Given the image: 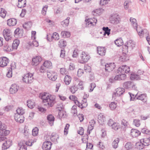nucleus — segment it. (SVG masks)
Here are the masks:
<instances>
[{
  "label": "nucleus",
  "instance_id": "nucleus-6",
  "mask_svg": "<svg viewBox=\"0 0 150 150\" xmlns=\"http://www.w3.org/2000/svg\"><path fill=\"white\" fill-rule=\"evenodd\" d=\"M123 86L125 88L130 90H135L136 89L135 84L131 81H128L124 83L123 84Z\"/></svg>",
  "mask_w": 150,
  "mask_h": 150
},
{
  "label": "nucleus",
  "instance_id": "nucleus-4",
  "mask_svg": "<svg viewBox=\"0 0 150 150\" xmlns=\"http://www.w3.org/2000/svg\"><path fill=\"white\" fill-rule=\"evenodd\" d=\"M3 35L4 39L7 41L11 40L12 37L11 30L8 29L4 30L3 31Z\"/></svg>",
  "mask_w": 150,
  "mask_h": 150
},
{
  "label": "nucleus",
  "instance_id": "nucleus-43",
  "mask_svg": "<svg viewBox=\"0 0 150 150\" xmlns=\"http://www.w3.org/2000/svg\"><path fill=\"white\" fill-rule=\"evenodd\" d=\"M58 45L60 47H64L67 45L66 42L65 40H61L59 41Z\"/></svg>",
  "mask_w": 150,
  "mask_h": 150
},
{
  "label": "nucleus",
  "instance_id": "nucleus-39",
  "mask_svg": "<svg viewBox=\"0 0 150 150\" xmlns=\"http://www.w3.org/2000/svg\"><path fill=\"white\" fill-rule=\"evenodd\" d=\"M130 77L131 80H137L140 79V76H139V75L136 74H132Z\"/></svg>",
  "mask_w": 150,
  "mask_h": 150
},
{
  "label": "nucleus",
  "instance_id": "nucleus-17",
  "mask_svg": "<svg viewBox=\"0 0 150 150\" xmlns=\"http://www.w3.org/2000/svg\"><path fill=\"white\" fill-rule=\"evenodd\" d=\"M97 50L98 53L99 55L101 56L105 55L106 51V49L105 47H98Z\"/></svg>",
  "mask_w": 150,
  "mask_h": 150
},
{
  "label": "nucleus",
  "instance_id": "nucleus-64",
  "mask_svg": "<svg viewBox=\"0 0 150 150\" xmlns=\"http://www.w3.org/2000/svg\"><path fill=\"white\" fill-rule=\"evenodd\" d=\"M83 69H79L78 71L77 75L78 76H80L83 74Z\"/></svg>",
  "mask_w": 150,
  "mask_h": 150
},
{
  "label": "nucleus",
  "instance_id": "nucleus-8",
  "mask_svg": "<svg viewBox=\"0 0 150 150\" xmlns=\"http://www.w3.org/2000/svg\"><path fill=\"white\" fill-rule=\"evenodd\" d=\"M115 65L114 63H110L109 64H107L105 65V68L103 69V71L110 72L112 71L115 68Z\"/></svg>",
  "mask_w": 150,
  "mask_h": 150
},
{
  "label": "nucleus",
  "instance_id": "nucleus-63",
  "mask_svg": "<svg viewBox=\"0 0 150 150\" xmlns=\"http://www.w3.org/2000/svg\"><path fill=\"white\" fill-rule=\"evenodd\" d=\"M39 71L40 73H44L46 71V68L43 65H42L40 67Z\"/></svg>",
  "mask_w": 150,
  "mask_h": 150
},
{
  "label": "nucleus",
  "instance_id": "nucleus-24",
  "mask_svg": "<svg viewBox=\"0 0 150 150\" xmlns=\"http://www.w3.org/2000/svg\"><path fill=\"white\" fill-rule=\"evenodd\" d=\"M140 142H142L145 146H148L150 144V137L149 138L142 139L140 140Z\"/></svg>",
  "mask_w": 150,
  "mask_h": 150
},
{
  "label": "nucleus",
  "instance_id": "nucleus-28",
  "mask_svg": "<svg viewBox=\"0 0 150 150\" xmlns=\"http://www.w3.org/2000/svg\"><path fill=\"white\" fill-rule=\"evenodd\" d=\"M120 139L118 138L115 139L112 143V147L114 149H116L118 147V143L119 142Z\"/></svg>",
  "mask_w": 150,
  "mask_h": 150
},
{
  "label": "nucleus",
  "instance_id": "nucleus-20",
  "mask_svg": "<svg viewBox=\"0 0 150 150\" xmlns=\"http://www.w3.org/2000/svg\"><path fill=\"white\" fill-rule=\"evenodd\" d=\"M11 141L8 140L3 143L2 146L3 149H5L9 148L12 145Z\"/></svg>",
  "mask_w": 150,
  "mask_h": 150
},
{
  "label": "nucleus",
  "instance_id": "nucleus-35",
  "mask_svg": "<svg viewBox=\"0 0 150 150\" xmlns=\"http://www.w3.org/2000/svg\"><path fill=\"white\" fill-rule=\"evenodd\" d=\"M146 97V94H141V95L137 97L136 99H137L140 100L142 101L143 102H145L146 101L145 100V99Z\"/></svg>",
  "mask_w": 150,
  "mask_h": 150
},
{
  "label": "nucleus",
  "instance_id": "nucleus-26",
  "mask_svg": "<svg viewBox=\"0 0 150 150\" xmlns=\"http://www.w3.org/2000/svg\"><path fill=\"white\" fill-rule=\"evenodd\" d=\"M10 133V131L2 127L0 129V135L6 136Z\"/></svg>",
  "mask_w": 150,
  "mask_h": 150
},
{
  "label": "nucleus",
  "instance_id": "nucleus-7",
  "mask_svg": "<svg viewBox=\"0 0 150 150\" xmlns=\"http://www.w3.org/2000/svg\"><path fill=\"white\" fill-rule=\"evenodd\" d=\"M120 18L118 15L117 14L112 15L110 18V21L113 24H117L120 22Z\"/></svg>",
  "mask_w": 150,
  "mask_h": 150
},
{
  "label": "nucleus",
  "instance_id": "nucleus-10",
  "mask_svg": "<svg viewBox=\"0 0 150 150\" xmlns=\"http://www.w3.org/2000/svg\"><path fill=\"white\" fill-rule=\"evenodd\" d=\"M116 92L112 94V97L115 99V97L117 96H119L123 94L125 92V89L122 88H118L116 90Z\"/></svg>",
  "mask_w": 150,
  "mask_h": 150
},
{
  "label": "nucleus",
  "instance_id": "nucleus-61",
  "mask_svg": "<svg viewBox=\"0 0 150 150\" xmlns=\"http://www.w3.org/2000/svg\"><path fill=\"white\" fill-rule=\"evenodd\" d=\"M142 132L143 133H145L146 134H149V130L145 128H143L142 129Z\"/></svg>",
  "mask_w": 150,
  "mask_h": 150
},
{
  "label": "nucleus",
  "instance_id": "nucleus-22",
  "mask_svg": "<svg viewBox=\"0 0 150 150\" xmlns=\"http://www.w3.org/2000/svg\"><path fill=\"white\" fill-rule=\"evenodd\" d=\"M47 120L51 126L53 125L54 120V117L52 115H48L47 117Z\"/></svg>",
  "mask_w": 150,
  "mask_h": 150
},
{
  "label": "nucleus",
  "instance_id": "nucleus-57",
  "mask_svg": "<svg viewBox=\"0 0 150 150\" xmlns=\"http://www.w3.org/2000/svg\"><path fill=\"white\" fill-rule=\"evenodd\" d=\"M47 8L48 6L47 5H45L43 8L42 11V13L43 15H45L46 14Z\"/></svg>",
  "mask_w": 150,
  "mask_h": 150
},
{
  "label": "nucleus",
  "instance_id": "nucleus-25",
  "mask_svg": "<svg viewBox=\"0 0 150 150\" xmlns=\"http://www.w3.org/2000/svg\"><path fill=\"white\" fill-rule=\"evenodd\" d=\"M3 45L4 50V51L10 52L12 50L11 47L8 45V42H6Z\"/></svg>",
  "mask_w": 150,
  "mask_h": 150
},
{
  "label": "nucleus",
  "instance_id": "nucleus-30",
  "mask_svg": "<svg viewBox=\"0 0 150 150\" xmlns=\"http://www.w3.org/2000/svg\"><path fill=\"white\" fill-rule=\"evenodd\" d=\"M71 78L69 75H66L64 78V82L67 85H69L71 81Z\"/></svg>",
  "mask_w": 150,
  "mask_h": 150
},
{
  "label": "nucleus",
  "instance_id": "nucleus-19",
  "mask_svg": "<svg viewBox=\"0 0 150 150\" xmlns=\"http://www.w3.org/2000/svg\"><path fill=\"white\" fill-rule=\"evenodd\" d=\"M131 134L133 137H135L139 136L141 134V133L137 129H132L131 130Z\"/></svg>",
  "mask_w": 150,
  "mask_h": 150
},
{
  "label": "nucleus",
  "instance_id": "nucleus-58",
  "mask_svg": "<svg viewBox=\"0 0 150 150\" xmlns=\"http://www.w3.org/2000/svg\"><path fill=\"white\" fill-rule=\"evenodd\" d=\"M128 93L129 94L130 97V100H134L136 98H137V94L134 96V95L131 93Z\"/></svg>",
  "mask_w": 150,
  "mask_h": 150
},
{
  "label": "nucleus",
  "instance_id": "nucleus-54",
  "mask_svg": "<svg viewBox=\"0 0 150 150\" xmlns=\"http://www.w3.org/2000/svg\"><path fill=\"white\" fill-rule=\"evenodd\" d=\"M110 0H100V5L101 6L105 5L107 4Z\"/></svg>",
  "mask_w": 150,
  "mask_h": 150
},
{
  "label": "nucleus",
  "instance_id": "nucleus-31",
  "mask_svg": "<svg viewBox=\"0 0 150 150\" xmlns=\"http://www.w3.org/2000/svg\"><path fill=\"white\" fill-rule=\"evenodd\" d=\"M130 21L132 24L134 28H137V24L136 20L134 18H130Z\"/></svg>",
  "mask_w": 150,
  "mask_h": 150
},
{
  "label": "nucleus",
  "instance_id": "nucleus-53",
  "mask_svg": "<svg viewBox=\"0 0 150 150\" xmlns=\"http://www.w3.org/2000/svg\"><path fill=\"white\" fill-rule=\"evenodd\" d=\"M69 126V125L68 124L66 125L64 130V133L65 134L67 135V134Z\"/></svg>",
  "mask_w": 150,
  "mask_h": 150
},
{
  "label": "nucleus",
  "instance_id": "nucleus-16",
  "mask_svg": "<svg viewBox=\"0 0 150 150\" xmlns=\"http://www.w3.org/2000/svg\"><path fill=\"white\" fill-rule=\"evenodd\" d=\"M19 88V86L16 84H13L10 88L9 91L11 94L15 93L18 91Z\"/></svg>",
  "mask_w": 150,
  "mask_h": 150
},
{
  "label": "nucleus",
  "instance_id": "nucleus-23",
  "mask_svg": "<svg viewBox=\"0 0 150 150\" xmlns=\"http://www.w3.org/2000/svg\"><path fill=\"white\" fill-rule=\"evenodd\" d=\"M59 136L57 134L53 133L50 139L52 142L56 143H57V139H59Z\"/></svg>",
  "mask_w": 150,
  "mask_h": 150
},
{
  "label": "nucleus",
  "instance_id": "nucleus-49",
  "mask_svg": "<svg viewBox=\"0 0 150 150\" xmlns=\"http://www.w3.org/2000/svg\"><path fill=\"white\" fill-rule=\"evenodd\" d=\"M125 147L127 150H129L132 147V144L130 142H127L125 145Z\"/></svg>",
  "mask_w": 150,
  "mask_h": 150
},
{
  "label": "nucleus",
  "instance_id": "nucleus-37",
  "mask_svg": "<svg viewBox=\"0 0 150 150\" xmlns=\"http://www.w3.org/2000/svg\"><path fill=\"white\" fill-rule=\"evenodd\" d=\"M103 30L104 31L103 35H105L106 34L108 35L110 34V29H109L108 27H103Z\"/></svg>",
  "mask_w": 150,
  "mask_h": 150
},
{
  "label": "nucleus",
  "instance_id": "nucleus-47",
  "mask_svg": "<svg viewBox=\"0 0 150 150\" xmlns=\"http://www.w3.org/2000/svg\"><path fill=\"white\" fill-rule=\"evenodd\" d=\"M137 148L140 150L144 148V146H145L144 145V144L142 143V142H140L138 143L137 144Z\"/></svg>",
  "mask_w": 150,
  "mask_h": 150
},
{
  "label": "nucleus",
  "instance_id": "nucleus-44",
  "mask_svg": "<svg viewBox=\"0 0 150 150\" xmlns=\"http://www.w3.org/2000/svg\"><path fill=\"white\" fill-rule=\"evenodd\" d=\"M69 23V18L68 17L64 21L62 22V24L63 26L66 27L68 26Z\"/></svg>",
  "mask_w": 150,
  "mask_h": 150
},
{
  "label": "nucleus",
  "instance_id": "nucleus-3",
  "mask_svg": "<svg viewBox=\"0 0 150 150\" xmlns=\"http://www.w3.org/2000/svg\"><path fill=\"white\" fill-rule=\"evenodd\" d=\"M80 59L79 62L82 64H84L87 62L90 58L89 55L84 52H82L80 55Z\"/></svg>",
  "mask_w": 150,
  "mask_h": 150
},
{
  "label": "nucleus",
  "instance_id": "nucleus-29",
  "mask_svg": "<svg viewBox=\"0 0 150 150\" xmlns=\"http://www.w3.org/2000/svg\"><path fill=\"white\" fill-rule=\"evenodd\" d=\"M27 103V106L30 108H33L35 106V103L33 100H28Z\"/></svg>",
  "mask_w": 150,
  "mask_h": 150
},
{
  "label": "nucleus",
  "instance_id": "nucleus-40",
  "mask_svg": "<svg viewBox=\"0 0 150 150\" xmlns=\"http://www.w3.org/2000/svg\"><path fill=\"white\" fill-rule=\"evenodd\" d=\"M19 147L18 150H27V147L25 144H23V143H20L18 144Z\"/></svg>",
  "mask_w": 150,
  "mask_h": 150
},
{
  "label": "nucleus",
  "instance_id": "nucleus-34",
  "mask_svg": "<svg viewBox=\"0 0 150 150\" xmlns=\"http://www.w3.org/2000/svg\"><path fill=\"white\" fill-rule=\"evenodd\" d=\"M43 65L45 68L51 69L52 68V64L51 62L49 61H46L45 62Z\"/></svg>",
  "mask_w": 150,
  "mask_h": 150
},
{
  "label": "nucleus",
  "instance_id": "nucleus-11",
  "mask_svg": "<svg viewBox=\"0 0 150 150\" xmlns=\"http://www.w3.org/2000/svg\"><path fill=\"white\" fill-rule=\"evenodd\" d=\"M117 72L119 73L120 72L122 74H125V73H127L130 71L129 68L126 65H123L122 67L118 68Z\"/></svg>",
  "mask_w": 150,
  "mask_h": 150
},
{
  "label": "nucleus",
  "instance_id": "nucleus-27",
  "mask_svg": "<svg viewBox=\"0 0 150 150\" xmlns=\"http://www.w3.org/2000/svg\"><path fill=\"white\" fill-rule=\"evenodd\" d=\"M79 89L78 87L75 85H73L69 87V91L73 94L74 93Z\"/></svg>",
  "mask_w": 150,
  "mask_h": 150
},
{
  "label": "nucleus",
  "instance_id": "nucleus-46",
  "mask_svg": "<svg viewBox=\"0 0 150 150\" xmlns=\"http://www.w3.org/2000/svg\"><path fill=\"white\" fill-rule=\"evenodd\" d=\"M6 11L5 10L2 8L0 13V16L3 18H4L6 16Z\"/></svg>",
  "mask_w": 150,
  "mask_h": 150
},
{
  "label": "nucleus",
  "instance_id": "nucleus-56",
  "mask_svg": "<svg viewBox=\"0 0 150 150\" xmlns=\"http://www.w3.org/2000/svg\"><path fill=\"white\" fill-rule=\"evenodd\" d=\"M74 103L76 105L78 106L80 108L82 109L84 108L82 104L81 103L77 100L75 101Z\"/></svg>",
  "mask_w": 150,
  "mask_h": 150
},
{
  "label": "nucleus",
  "instance_id": "nucleus-36",
  "mask_svg": "<svg viewBox=\"0 0 150 150\" xmlns=\"http://www.w3.org/2000/svg\"><path fill=\"white\" fill-rule=\"evenodd\" d=\"M61 35L64 38H69L70 35V32L66 31H62Z\"/></svg>",
  "mask_w": 150,
  "mask_h": 150
},
{
  "label": "nucleus",
  "instance_id": "nucleus-18",
  "mask_svg": "<svg viewBox=\"0 0 150 150\" xmlns=\"http://www.w3.org/2000/svg\"><path fill=\"white\" fill-rule=\"evenodd\" d=\"M17 20L15 18H11L8 19L7 21L8 25L9 26H14L17 23Z\"/></svg>",
  "mask_w": 150,
  "mask_h": 150
},
{
  "label": "nucleus",
  "instance_id": "nucleus-62",
  "mask_svg": "<svg viewBox=\"0 0 150 150\" xmlns=\"http://www.w3.org/2000/svg\"><path fill=\"white\" fill-rule=\"evenodd\" d=\"M129 1H126L124 3V6L125 8L127 9L129 8Z\"/></svg>",
  "mask_w": 150,
  "mask_h": 150
},
{
  "label": "nucleus",
  "instance_id": "nucleus-48",
  "mask_svg": "<svg viewBox=\"0 0 150 150\" xmlns=\"http://www.w3.org/2000/svg\"><path fill=\"white\" fill-rule=\"evenodd\" d=\"M38 129L37 127H35L32 130V134L33 136H36L38 133Z\"/></svg>",
  "mask_w": 150,
  "mask_h": 150
},
{
  "label": "nucleus",
  "instance_id": "nucleus-1",
  "mask_svg": "<svg viewBox=\"0 0 150 150\" xmlns=\"http://www.w3.org/2000/svg\"><path fill=\"white\" fill-rule=\"evenodd\" d=\"M40 97L42 100L43 103H46L44 105L48 107H52L56 103L55 97L52 95H48L45 93H40Z\"/></svg>",
  "mask_w": 150,
  "mask_h": 150
},
{
  "label": "nucleus",
  "instance_id": "nucleus-14",
  "mask_svg": "<svg viewBox=\"0 0 150 150\" xmlns=\"http://www.w3.org/2000/svg\"><path fill=\"white\" fill-rule=\"evenodd\" d=\"M54 39L55 40H58L59 39V34L57 33H54L52 35H47V39L48 41H52V39Z\"/></svg>",
  "mask_w": 150,
  "mask_h": 150
},
{
  "label": "nucleus",
  "instance_id": "nucleus-50",
  "mask_svg": "<svg viewBox=\"0 0 150 150\" xmlns=\"http://www.w3.org/2000/svg\"><path fill=\"white\" fill-rule=\"evenodd\" d=\"M15 120L17 122L20 123H23L24 121V117L23 116H21V117L18 118H17Z\"/></svg>",
  "mask_w": 150,
  "mask_h": 150
},
{
  "label": "nucleus",
  "instance_id": "nucleus-42",
  "mask_svg": "<svg viewBox=\"0 0 150 150\" xmlns=\"http://www.w3.org/2000/svg\"><path fill=\"white\" fill-rule=\"evenodd\" d=\"M112 128L115 130H117L119 129L120 127V125L116 123H114L113 124L112 126Z\"/></svg>",
  "mask_w": 150,
  "mask_h": 150
},
{
  "label": "nucleus",
  "instance_id": "nucleus-15",
  "mask_svg": "<svg viewBox=\"0 0 150 150\" xmlns=\"http://www.w3.org/2000/svg\"><path fill=\"white\" fill-rule=\"evenodd\" d=\"M42 60V58L40 56H36L33 58L32 64L33 66H37Z\"/></svg>",
  "mask_w": 150,
  "mask_h": 150
},
{
  "label": "nucleus",
  "instance_id": "nucleus-13",
  "mask_svg": "<svg viewBox=\"0 0 150 150\" xmlns=\"http://www.w3.org/2000/svg\"><path fill=\"white\" fill-rule=\"evenodd\" d=\"M52 143L50 141H46L44 142L42 146V148L43 150H49L51 148Z\"/></svg>",
  "mask_w": 150,
  "mask_h": 150
},
{
  "label": "nucleus",
  "instance_id": "nucleus-32",
  "mask_svg": "<svg viewBox=\"0 0 150 150\" xmlns=\"http://www.w3.org/2000/svg\"><path fill=\"white\" fill-rule=\"evenodd\" d=\"M138 33L141 38L143 37L144 35H145L146 34L147 35H149V32L147 30L144 29L142 31V32H140L139 33Z\"/></svg>",
  "mask_w": 150,
  "mask_h": 150
},
{
  "label": "nucleus",
  "instance_id": "nucleus-2",
  "mask_svg": "<svg viewBox=\"0 0 150 150\" xmlns=\"http://www.w3.org/2000/svg\"><path fill=\"white\" fill-rule=\"evenodd\" d=\"M33 74L30 73L25 74L23 77V82L28 83H31L33 81Z\"/></svg>",
  "mask_w": 150,
  "mask_h": 150
},
{
  "label": "nucleus",
  "instance_id": "nucleus-59",
  "mask_svg": "<svg viewBox=\"0 0 150 150\" xmlns=\"http://www.w3.org/2000/svg\"><path fill=\"white\" fill-rule=\"evenodd\" d=\"M90 20H91V21L92 22V25H95L97 22V19H96L95 18H90Z\"/></svg>",
  "mask_w": 150,
  "mask_h": 150
},
{
  "label": "nucleus",
  "instance_id": "nucleus-60",
  "mask_svg": "<svg viewBox=\"0 0 150 150\" xmlns=\"http://www.w3.org/2000/svg\"><path fill=\"white\" fill-rule=\"evenodd\" d=\"M98 119L99 122L100 123V122L101 123H103L105 120V118L103 116H102V117H101V116L99 117L98 118Z\"/></svg>",
  "mask_w": 150,
  "mask_h": 150
},
{
  "label": "nucleus",
  "instance_id": "nucleus-51",
  "mask_svg": "<svg viewBox=\"0 0 150 150\" xmlns=\"http://www.w3.org/2000/svg\"><path fill=\"white\" fill-rule=\"evenodd\" d=\"M86 22V24L87 26L90 27L92 26V22L90 20V18L88 19H86L85 20Z\"/></svg>",
  "mask_w": 150,
  "mask_h": 150
},
{
  "label": "nucleus",
  "instance_id": "nucleus-9",
  "mask_svg": "<svg viewBox=\"0 0 150 150\" xmlns=\"http://www.w3.org/2000/svg\"><path fill=\"white\" fill-rule=\"evenodd\" d=\"M9 60L6 57H0V67H4L6 66L9 63Z\"/></svg>",
  "mask_w": 150,
  "mask_h": 150
},
{
  "label": "nucleus",
  "instance_id": "nucleus-55",
  "mask_svg": "<svg viewBox=\"0 0 150 150\" xmlns=\"http://www.w3.org/2000/svg\"><path fill=\"white\" fill-rule=\"evenodd\" d=\"M56 75V74L55 72H54V73H53V74L51 75L50 78H49V79L52 81H55L57 79V76Z\"/></svg>",
  "mask_w": 150,
  "mask_h": 150
},
{
  "label": "nucleus",
  "instance_id": "nucleus-5",
  "mask_svg": "<svg viewBox=\"0 0 150 150\" xmlns=\"http://www.w3.org/2000/svg\"><path fill=\"white\" fill-rule=\"evenodd\" d=\"M126 75L125 74L117 75L115 77H112L109 79V81L111 83L117 80H124L126 78Z\"/></svg>",
  "mask_w": 150,
  "mask_h": 150
},
{
  "label": "nucleus",
  "instance_id": "nucleus-12",
  "mask_svg": "<svg viewBox=\"0 0 150 150\" xmlns=\"http://www.w3.org/2000/svg\"><path fill=\"white\" fill-rule=\"evenodd\" d=\"M127 45H125V48L126 50V51L128 52V48H129L132 49L135 46V43L132 40H129L127 42Z\"/></svg>",
  "mask_w": 150,
  "mask_h": 150
},
{
  "label": "nucleus",
  "instance_id": "nucleus-21",
  "mask_svg": "<svg viewBox=\"0 0 150 150\" xmlns=\"http://www.w3.org/2000/svg\"><path fill=\"white\" fill-rule=\"evenodd\" d=\"M22 32L21 30H20L19 28H16L14 31V36L17 38H21L23 36Z\"/></svg>",
  "mask_w": 150,
  "mask_h": 150
},
{
  "label": "nucleus",
  "instance_id": "nucleus-38",
  "mask_svg": "<svg viewBox=\"0 0 150 150\" xmlns=\"http://www.w3.org/2000/svg\"><path fill=\"white\" fill-rule=\"evenodd\" d=\"M26 5V1H19L17 5L18 7L20 8L25 6Z\"/></svg>",
  "mask_w": 150,
  "mask_h": 150
},
{
  "label": "nucleus",
  "instance_id": "nucleus-41",
  "mask_svg": "<svg viewBox=\"0 0 150 150\" xmlns=\"http://www.w3.org/2000/svg\"><path fill=\"white\" fill-rule=\"evenodd\" d=\"M16 113L23 115L25 113V110L22 108H19L16 110Z\"/></svg>",
  "mask_w": 150,
  "mask_h": 150
},
{
  "label": "nucleus",
  "instance_id": "nucleus-33",
  "mask_svg": "<svg viewBox=\"0 0 150 150\" xmlns=\"http://www.w3.org/2000/svg\"><path fill=\"white\" fill-rule=\"evenodd\" d=\"M123 41L121 38H120L115 41V44L117 46H122L123 45Z\"/></svg>",
  "mask_w": 150,
  "mask_h": 150
},
{
  "label": "nucleus",
  "instance_id": "nucleus-45",
  "mask_svg": "<svg viewBox=\"0 0 150 150\" xmlns=\"http://www.w3.org/2000/svg\"><path fill=\"white\" fill-rule=\"evenodd\" d=\"M117 106V103L115 102H111L110 104V107L111 110H115Z\"/></svg>",
  "mask_w": 150,
  "mask_h": 150
},
{
  "label": "nucleus",
  "instance_id": "nucleus-52",
  "mask_svg": "<svg viewBox=\"0 0 150 150\" xmlns=\"http://www.w3.org/2000/svg\"><path fill=\"white\" fill-rule=\"evenodd\" d=\"M133 122L135 125L137 127H139L140 125V120L138 119H134Z\"/></svg>",
  "mask_w": 150,
  "mask_h": 150
}]
</instances>
